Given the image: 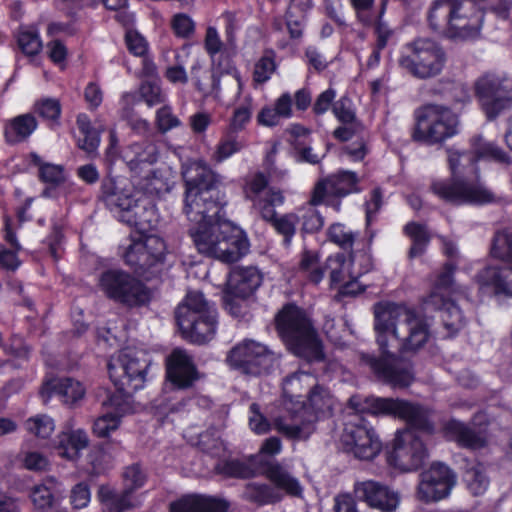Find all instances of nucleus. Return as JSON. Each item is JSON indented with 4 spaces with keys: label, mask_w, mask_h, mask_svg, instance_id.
Segmentation results:
<instances>
[{
    "label": "nucleus",
    "mask_w": 512,
    "mask_h": 512,
    "mask_svg": "<svg viewBox=\"0 0 512 512\" xmlns=\"http://www.w3.org/2000/svg\"><path fill=\"white\" fill-rule=\"evenodd\" d=\"M183 180V212L193 223L188 232L198 252L226 264L241 260L249 253L250 242L242 228L222 218L227 199L219 174L197 162L183 173Z\"/></svg>",
    "instance_id": "f257e3e1"
},
{
    "label": "nucleus",
    "mask_w": 512,
    "mask_h": 512,
    "mask_svg": "<svg viewBox=\"0 0 512 512\" xmlns=\"http://www.w3.org/2000/svg\"><path fill=\"white\" fill-rule=\"evenodd\" d=\"M401 306L395 302H378L374 305V331L380 356L361 354L375 378L392 388H407L415 380L414 365L389 351L390 339H397V321Z\"/></svg>",
    "instance_id": "f03ea898"
},
{
    "label": "nucleus",
    "mask_w": 512,
    "mask_h": 512,
    "mask_svg": "<svg viewBox=\"0 0 512 512\" xmlns=\"http://www.w3.org/2000/svg\"><path fill=\"white\" fill-rule=\"evenodd\" d=\"M275 329L286 349L308 363L325 361L323 342L306 311L293 302L283 305L275 316Z\"/></svg>",
    "instance_id": "7ed1b4c3"
},
{
    "label": "nucleus",
    "mask_w": 512,
    "mask_h": 512,
    "mask_svg": "<svg viewBox=\"0 0 512 512\" xmlns=\"http://www.w3.org/2000/svg\"><path fill=\"white\" fill-rule=\"evenodd\" d=\"M101 194L105 206L119 221L134 228L140 238L157 228L159 216L155 205L135 199L130 190L119 187L116 178L107 176L102 180Z\"/></svg>",
    "instance_id": "20e7f679"
},
{
    "label": "nucleus",
    "mask_w": 512,
    "mask_h": 512,
    "mask_svg": "<svg viewBox=\"0 0 512 512\" xmlns=\"http://www.w3.org/2000/svg\"><path fill=\"white\" fill-rule=\"evenodd\" d=\"M457 264L446 261L435 273L430 292L421 299L425 312H438L446 337H455L465 325V317L458 304L450 296L454 291Z\"/></svg>",
    "instance_id": "39448f33"
},
{
    "label": "nucleus",
    "mask_w": 512,
    "mask_h": 512,
    "mask_svg": "<svg viewBox=\"0 0 512 512\" xmlns=\"http://www.w3.org/2000/svg\"><path fill=\"white\" fill-rule=\"evenodd\" d=\"M214 470L218 475L236 479H250L259 474L267 478L275 488L291 497H301L303 493L297 478L277 461L266 459L261 455H250L247 461L223 459L216 463Z\"/></svg>",
    "instance_id": "423d86ee"
},
{
    "label": "nucleus",
    "mask_w": 512,
    "mask_h": 512,
    "mask_svg": "<svg viewBox=\"0 0 512 512\" xmlns=\"http://www.w3.org/2000/svg\"><path fill=\"white\" fill-rule=\"evenodd\" d=\"M175 320L183 339L192 344L203 345L215 337L218 313L202 292L192 291L178 305Z\"/></svg>",
    "instance_id": "0eeeda50"
},
{
    "label": "nucleus",
    "mask_w": 512,
    "mask_h": 512,
    "mask_svg": "<svg viewBox=\"0 0 512 512\" xmlns=\"http://www.w3.org/2000/svg\"><path fill=\"white\" fill-rule=\"evenodd\" d=\"M490 255L509 266H486L475 275V282L482 293L512 297V232L496 231Z\"/></svg>",
    "instance_id": "6e6552de"
},
{
    "label": "nucleus",
    "mask_w": 512,
    "mask_h": 512,
    "mask_svg": "<svg viewBox=\"0 0 512 512\" xmlns=\"http://www.w3.org/2000/svg\"><path fill=\"white\" fill-rule=\"evenodd\" d=\"M98 287L108 300L130 309L147 306L152 299L149 287L142 280L120 268L104 270Z\"/></svg>",
    "instance_id": "1a4fd4ad"
},
{
    "label": "nucleus",
    "mask_w": 512,
    "mask_h": 512,
    "mask_svg": "<svg viewBox=\"0 0 512 512\" xmlns=\"http://www.w3.org/2000/svg\"><path fill=\"white\" fill-rule=\"evenodd\" d=\"M323 388L311 373L297 370L288 374L282 381V395L286 410H302L306 421L317 422L322 412Z\"/></svg>",
    "instance_id": "9d476101"
},
{
    "label": "nucleus",
    "mask_w": 512,
    "mask_h": 512,
    "mask_svg": "<svg viewBox=\"0 0 512 512\" xmlns=\"http://www.w3.org/2000/svg\"><path fill=\"white\" fill-rule=\"evenodd\" d=\"M446 60V52L439 43L429 38H417L402 47L398 63L413 77L429 79L442 72Z\"/></svg>",
    "instance_id": "9b49d317"
},
{
    "label": "nucleus",
    "mask_w": 512,
    "mask_h": 512,
    "mask_svg": "<svg viewBox=\"0 0 512 512\" xmlns=\"http://www.w3.org/2000/svg\"><path fill=\"white\" fill-rule=\"evenodd\" d=\"M458 120L448 109L429 105L416 111L411 138L414 142L432 146L455 136Z\"/></svg>",
    "instance_id": "f8f14e48"
},
{
    "label": "nucleus",
    "mask_w": 512,
    "mask_h": 512,
    "mask_svg": "<svg viewBox=\"0 0 512 512\" xmlns=\"http://www.w3.org/2000/svg\"><path fill=\"white\" fill-rule=\"evenodd\" d=\"M151 364L152 361L146 353L125 347L110 357L107 370L113 385L125 386L129 391H139L146 386Z\"/></svg>",
    "instance_id": "ddd939ff"
},
{
    "label": "nucleus",
    "mask_w": 512,
    "mask_h": 512,
    "mask_svg": "<svg viewBox=\"0 0 512 512\" xmlns=\"http://www.w3.org/2000/svg\"><path fill=\"white\" fill-rule=\"evenodd\" d=\"M474 95L487 120L497 119L512 109V77L485 72L474 82Z\"/></svg>",
    "instance_id": "4468645a"
},
{
    "label": "nucleus",
    "mask_w": 512,
    "mask_h": 512,
    "mask_svg": "<svg viewBox=\"0 0 512 512\" xmlns=\"http://www.w3.org/2000/svg\"><path fill=\"white\" fill-rule=\"evenodd\" d=\"M167 247L165 241L156 235L132 239L126 248L123 259L135 273L147 280L157 278L165 267Z\"/></svg>",
    "instance_id": "2eb2a0df"
},
{
    "label": "nucleus",
    "mask_w": 512,
    "mask_h": 512,
    "mask_svg": "<svg viewBox=\"0 0 512 512\" xmlns=\"http://www.w3.org/2000/svg\"><path fill=\"white\" fill-rule=\"evenodd\" d=\"M429 191L443 203L456 207L495 202V195L490 190L453 175L450 178L433 179Z\"/></svg>",
    "instance_id": "dca6fc26"
},
{
    "label": "nucleus",
    "mask_w": 512,
    "mask_h": 512,
    "mask_svg": "<svg viewBox=\"0 0 512 512\" xmlns=\"http://www.w3.org/2000/svg\"><path fill=\"white\" fill-rule=\"evenodd\" d=\"M340 441L344 451L359 460H373L382 449L374 427L358 413L344 423Z\"/></svg>",
    "instance_id": "f3484780"
},
{
    "label": "nucleus",
    "mask_w": 512,
    "mask_h": 512,
    "mask_svg": "<svg viewBox=\"0 0 512 512\" xmlns=\"http://www.w3.org/2000/svg\"><path fill=\"white\" fill-rule=\"evenodd\" d=\"M389 466L401 472H414L424 467L429 451L424 441L409 430H397L392 449L387 452Z\"/></svg>",
    "instance_id": "a211bd4d"
},
{
    "label": "nucleus",
    "mask_w": 512,
    "mask_h": 512,
    "mask_svg": "<svg viewBox=\"0 0 512 512\" xmlns=\"http://www.w3.org/2000/svg\"><path fill=\"white\" fill-rule=\"evenodd\" d=\"M275 360V353L266 345L250 339L238 343L227 354V362L233 369L252 376L269 374Z\"/></svg>",
    "instance_id": "6ab92c4d"
},
{
    "label": "nucleus",
    "mask_w": 512,
    "mask_h": 512,
    "mask_svg": "<svg viewBox=\"0 0 512 512\" xmlns=\"http://www.w3.org/2000/svg\"><path fill=\"white\" fill-rule=\"evenodd\" d=\"M456 482L457 475L449 465L434 461L420 474L417 497L424 503L438 502L450 495Z\"/></svg>",
    "instance_id": "aec40b11"
},
{
    "label": "nucleus",
    "mask_w": 512,
    "mask_h": 512,
    "mask_svg": "<svg viewBox=\"0 0 512 512\" xmlns=\"http://www.w3.org/2000/svg\"><path fill=\"white\" fill-rule=\"evenodd\" d=\"M348 197L363 191L360 176L352 170L338 169L327 176L321 177L315 183L309 198L310 206H320L327 196Z\"/></svg>",
    "instance_id": "412c9836"
},
{
    "label": "nucleus",
    "mask_w": 512,
    "mask_h": 512,
    "mask_svg": "<svg viewBox=\"0 0 512 512\" xmlns=\"http://www.w3.org/2000/svg\"><path fill=\"white\" fill-rule=\"evenodd\" d=\"M204 377L186 350L176 348L167 356L165 378L175 390H188Z\"/></svg>",
    "instance_id": "4be33fe9"
},
{
    "label": "nucleus",
    "mask_w": 512,
    "mask_h": 512,
    "mask_svg": "<svg viewBox=\"0 0 512 512\" xmlns=\"http://www.w3.org/2000/svg\"><path fill=\"white\" fill-rule=\"evenodd\" d=\"M484 19V12L471 5L467 6L460 1L458 12L453 15L442 38L449 40L474 39L480 34Z\"/></svg>",
    "instance_id": "5701e85b"
},
{
    "label": "nucleus",
    "mask_w": 512,
    "mask_h": 512,
    "mask_svg": "<svg viewBox=\"0 0 512 512\" xmlns=\"http://www.w3.org/2000/svg\"><path fill=\"white\" fill-rule=\"evenodd\" d=\"M354 491L359 500L380 512H394L400 504L398 492L375 480L356 483Z\"/></svg>",
    "instance_id": "b1692460"
},
{
    "label": "nucleus",
    "mask_w": 512,
    "mask_h": 512,
    "mask_svg": "<svg viewBox=\"0 0 512 512\" xmlns=\"http://www.w3.org/2000/svg\"><path fill=\"white\" fill-rule=\"evenodd\" d=\"M269 187V177L262 171L255 172L246 179L243 186L244 198L250 201L259 213L271 206H280L284 203V196L280 190Z\"/></svg>",
    "instance_id": "393cba45"
},
{
    "label": "nucleus",
    "mask_w": 512,
    "mask_h": 512,
    "mask_svg": "<svg viewBox=\"0 0 512 512\" xmlns=\"http://www.w3.org/2000/svg\"><path fill=\"white\" fill-rule=\"evenodd\" d=\"M405 400L377 396H369L362 400L359 396H352L348 401V406L360 415L367 413L400 420Z\"/></svg>",
    "instance_id": "a878e982"
},
{
    "label": "nucleus",
    "mask_w": 512,
    "mask_h": 512,
    "mask_svg": "<svg viewBox=\"0 0 512 512\" xmlns=\"http://www.w3.org/2000/svg\"><path fill=\"white\" fill-rule=\"evenodd\" d=\"M230 503L224 498L190 493L169 504V512H228Z\"/></svg>",
    "instance_id": "bb28decb"
},
{
    "label": "nucleus",
    "mask_w": 512,
    "mask_h": 512,
    "mask_svg": "<svg viewBox=\"0 0 512 512\" xmlns=\"http://www.w3.org/2000/svg\"><path fill=\"white\" fill-rule=\"evenodd\" d=\"M86 389L84 385L71 377L53 378L46 380L40 389L42 398L50 399L58 396L61 402L73 406L84 398Z\"/></svg>",
    "instance_id": "cd10ccee"
},
{
    "label": "nucleus",
    "mask_w": 512,
    "mask_h": 512,
    "mask_svg": "<svg viewBox=\"0 0 512 512\" xmlns=\"http://www.w3.org/2000/svg\"><path fill=\"white\" fill-rule=\"evenodd\" d=\"M434 409L419 402L405 400L400 420L404 421L406 428L416 434L421 432L427 436L436 433V424L432 420Z\"/></svg>",
    "instance_id": "c85d7f7f"
},
{
    "label": "nucleus",
    "mask_w": 512,
    "mask_h": 512,
    "mask_svg": "<svg viewBox=\"0 0 512 512\" xmlns=\"http://www.w3.org/2000/svg\"><path fill=\"white\" fill-rule=\"evenodd\" d=\"M263 283V273L255 266H235L229 273L226 288L250 298Z\"/></svg>",
    "instance_id": "c756f323"
},
{
    "label": "nucleus",
    "mask_w": 512,
    "mask_h": 512,
    "mask_svg": "<svg viewBox=\"0 0 512 512\" xmlns=\"http://www.w3.org/2000/svg\"><path fill=\"white\" fill-rule=\"evenodd\" d=\"M461 0H433L426 14L429 29L443 37L453 15L458 12Z\"/></svg>",
    "instance_id": "7c9ffc66"
},
{
    "label": "nucleus",
    "mask_w": 512,
    "mask_h": 512,
    "mask_svg": "<svg viewBox=\"0 0 512 512\" xmlns=\"http://www.w3.org/2000/svg\"><path fill=\"white\" fill-rule=\"evenodd\" d=\"M204 49L212 64L222 73H229L233 68L232 49L223 44L215 27L209 26L204 39Z\"/></svg>",
    "instance_id": "2f4dec72"
},
{
    "label": "nucleus",
    "mask_w": 512,
    "mask_h": 512,
    "mask_svg": "<svg viewBox=\"0 0 512 512\" xmlns=\"http://www.w3.org/2000/svg\"><path fill=\"white\" fill-rule=\"evenodd\" d=\"M38 121L31 113L17 115L4 122L3 137L8 145L26 141L37 130Z\"/></svg>",
    "instance_id": "473e14b6"
},
{
    "label": "nucleus",
    "mask_w": 512,
    "mask_h": 512,
    "mask_svg": "<svg viewBox=\"0 0 512 512\" xmlns=\"http://www.w3.org/2000/svg\"><path fill=\"white\" fill-rule=\"evenodd\" d=\"M446 439L455 441L460 447L480 449L485 447L486 440L475 430L457 419H449L442 427Z\"/></svg>",
    "instance_id": "72a5a7b5"
},
{
    "label": "nucleus",
    "mask_w": 512,
    "mask_h": 512,
    "mask_svg": "<svg viewBox=\"0 0 512 512\" xmlns=\"http://www.w3.org/2000/svg\"><path fill=\"white\" fill-rule=\"evenodd\" d=\"M89 442L88 434L83 429L70 430L58 436L56 450L60 457L76 462L80 459L82 451L89 446Z\"/></svg>",
    "instance_id": "f704fd0d"
},
{
    "label": "nucleus",
    "mask_w": 512,
    "mask_h": 512,
    "mask_svg": "<svg viewBox=\"0 0 512 512\" xmlns=\"http://www.w3.org/2000/svg\"><path fill=\"white\" fill-rule=\"evenodd\" d=\"M293 98L289 92L282 93L274 102V105L264 106L257 115V122L266 127H274L281 119H289L293 116Z\"/></svg>",
    "instance_id": "c9c22d12"
},
{
    "label": "nucleus",
    "mask_w": 512,
    "mask_h": 512,
    "mask_svg": "<svg viewBox=\"0 0 512 512\" xmlns=\"http://www.w3.org/2000/svg\"><path fill=\"white\" fill-rule=\"evenodd\" d=\"M61 483L52 476L46 477L35 485L30 492V499L39 511H48L58 502Z\"/></svg>",
    "instance_id": "e433bc0d"
},
{
    "label": "nucleus",
    "mask_w": 512,
    "mask_h": 512,
    "mask_svg": "<svg viewBox=\"0 0 512 512\" xmlns=\"http://www.w3.org/2000/svg\"><path fill=\"white\" fill-rule=\"evenodd\" d=\"M470 148L472 150L471 164L480 160L491 161L499 164H510L511 157L498 145L487 142L482 135H474L470 139Z\"/></svg>",
    "instance_id": "4c0bfd02"
},
{
    "label": "nucleus",
    "mask_w": 512,
    "mask_h": 512,
    "mask_svg": "<svg viewBox=\"0 0 512 512\" xmlns=\"http://www.w3.org/2000/svg\"><path fill=\"white\" fill-rule=\"evenodd\" d=\"M27 159L30 166L38 168V179L40 182L52 188L58 187L65 182V171L62 165L45 162L34 151L27 155Z\"/></svg>",
    "instance_id": "58836bf2"
},
{
    "label": "nucleus",
    "mask_w": 512,
    "mask_h": 512,
    "mask_svg": "<svg viewBox=\"0 0 512 512\" xmlns=\"http://www.w3.org/2000/svg\"><path fill=\"white\" fill-rule=\"evenodd\" d=\"M260 215L263 220L272 224L278 234L283 236L285 245L291 243L296 234V226L299 224V217L296 213H287L278 217L275 206H271L264 209Z\"/></svg>",
    "instance_id": "ea45409f"
},
{
    "label": "nucleus",
    "mask_w": 512,
    "mask_h": 512,
    "mask_svg": "<svg viewBox=\"0 0 512 512\" xmlns=\"http://www.w3.org/2000/svg\"><path fill=\"white\" fill-rule=\"evenodd\" d=\"M15 39L19 50L27 57H35L42 51L43 42L35 25H20Z\"/></svg>",
    "instance_id": "a19ab883"
},
{
    "label": "nucleus",
    "mask_w": 512,
    "mask_h": 512,
    "mask_svg": "<svg viewBox=\"0 0 512 512\" xmlns=\"http://www.w3.org/2000/svg\"><path fill=\"white\" fill-rule=\"evenodd\" d=\"M403 233L411 239V246L408 251V257L414 259L422 256L430 243L431 237L427 226L415 221L408 222L403 227Z\"/></svg>",
    "instance_id": "79ce46f5"
},
{
    "label": "nucleus",
    "mask_w": 512,
    "mask_h": 512,
    "mask_svg": "<svg viewBox=\"0 0 512 512\" xmlns=\"http://www.w3.org/2000/svg\"><path fill=\"white\" fill-rule=\"evenodd\" d=\"M77 128L82 135L77 141L79 149L87 154H94L100 145V133L93 126L90 117L86 113H79L76 118Z\"/></svg>",
    "instance_id": "37998d69"
},
{
    "label": "nucleus",
    "mask_w": 512,
    "mask_h": 512,
    "mask_svg": "<svg viewBox=\"0 0 512 512\" xmlns=\"http://www.w3.org/2000/svg\"><path fill=\"white\" fill-rule=\"evenodd\" d=\"M467 490L473 496L483 495L490 484L485 466L480 462L468 464L462 475Z\"/></svg>",
    "instance_id": "c03bdc74"
},
{
    "label": "nucleus",
    "mask_w": 512,
    "mask_h": 512,
    "mask_svg": "<svg viewBox=\"0 0 512 512\" xmlns=\"http://www.w3.org/2000/svg\"><path fill=\"white\" fill-rule=\"evenodd\" d=\"M246 500L259 506L276 504L282 496L272 486L265 483H248L245 488Z\"/></svg>",
    "instance_id": "a18cd8bd"
},
{
    "label": "nucleus",
    "mask_w": 512,
    "mask_h": 512,
    "mask_svg": "<svg viewBox=\"0 0 512 512\" xmlns=\"http://www.w3.org/2000/svg\"><path fill=\"white\" fill-rule=\"evenodd\" d=\"M115 391L107 395L103 401V406L113 409V414L123 415L129 413L132 409L133 395L136 391H129L125 386L114 385Z\"/></svg>",
    "instance_id": "49530a36"
},
{
    "label": "nucleus",
    "mask_w": 512,
    "mask_h": 512,
    "mask_svg": "<svg viewBox=\"0 0 512 512\" xmlns=\"http://www.w3.org/2000/svg\"><path fill=\"white\" fill-rule=\"evenodd\" d=\"M293 420L292 424H286L282 421L278 420L276 422L277 430L284 434L286 437L290 439H299L302 437V434L309 429L314 428V424L316 422H308L306 421V413L299 409V411L294 410H286Z\"/></svg>",
    "instance_id": "de8ad7c7"
},
{
    "label": "nucleus",
    "mask_w": 512,
    "mask_h": 512,
    "mask_svg": "<svg viewBox=\"0 0 512 512\" xmlns=\"http://www.w3.org/2000/svg\"><path fill=\"white\" fill-rule=\"evenodd\" d=\"M243 148L244 144L238 139V136L224 131L211 156V160L216 164L223 163Z\"/></svg>",
    "instance_id": "09e8293b"
},
{
    "label": "nucleus",
    "mask_w": 512,
    "mask_h": 512,
    "mask_svg": "<svg viewBox=\"0 0 512 512\" xmlns=\"http://www.w3.org/2000/svg\"><path fill=\"white\" fill-rule=\"evenodd\" d=\"M326 236L329 242L339 246L343 251L351 253L357 233L348 229L345 224L336 222L328 227Z\"/></svg>",
    "instance_id": "8fccbe9b"
},
{
    "label": "nucleus",
    "mask_w": 512,
    "mask_h": 512,
    "mask_svg": "<svg viewBox=\"0 0 512 512\" xmlns=\"http://www.w3.org/2000/svg\"><path fill=\"white\" fill-rule=\"evenodd\" d=\"M34 111L49 123L50 128L60 126L62 106L58 99L44 98L37 101L34 105Z\"/></svg>",
    "instance_id": "3c124183"
},
{
    "label": "nucleus",
    "mask_w": 512,
    "mask_h": 512,
    "mask_svg": "<svg viewBox=\"0 0 512 512\" xmlns=\"http://www.w3.org/2000/svg\"><path fill=\"white\" fill-rule=\"evenodd\" d=\"M299 270L308 274V280L313 284H319L324 277V267L319 265V255L312 250H304L299 262Z\"/></svg>",
    "instance_id": "603ef678"
},
{
    "label": "nucleus",
    "mask_w": 512,
    "mask_h": 512,
    "mask_svg": "<svg viewBox=\"0 0 512 512\" xmlns=\"http://www.w3.org/2000/svg\"><path fill=\"white\" fill-rule=\"evenodd\" d=\"M386 5L387 1L382 0L380 9L377 12V18H375V22L370 26L373 27V34L375 36V43L373 46L382 50L388 46L390 39L394 36V30L388 25V23L382 20L386 11Z\"/></svg>",
    "instance_id": "864d4df0"
},
{
    "label": "nucleus",
    "mask_w": 512,
    "mask_h": 512,
    "mask_svg": "<svg viewBox=\"0 0 512 512\" xmlns=\"http://www.w3.org/2000/svg\"><path fill=\"white\" fill-rule=\"evenodd\" d=\"M347 266V256L343 252H338L327 258L324 270H329L331 288L343 284L347 274Z\"/></svg>",
    "instance_id": "5fc2aeb1"
},
{
    "label": "nucleus",
    "mask_w": 512,
    "mask_h": 512,
    "mask_svg": "<svg viewBox=\"0 0 512 512\" xmlns=\"http://www.w3.org/2000/svg\"><path fill=\"white\" fill-rule=\"evenodd\" d=\"M138 96L137 102L142 101L150 108L165 101V95L158 80L142 81L138 89Z\"/></svg>",
    "instance_id": "6e6d98bb"
},
{
    "label": "nucleus",
    "mask_w": 512,
    "mask_h": 512,
    "mask_svg": "<svg viewBox=\"0 0 512 512\" xmlns=\"http://www.w3.org/2000/svg\"><path fill=\"white\" fill-rule=\"evenodd\" d=\"M249 298L224 288L222 295V304L224 310L234 318H244L247 313L246 301Z\"/></svg>",
    "instance_id": "4d7b16f0"
},
{
    "label": "nucleus",
    "mask_w": 512,
    "mask_h": 512,
    "mask_svg": "<svg viewBox=\"0 0 512 512\" xmlns=\"http://www.w3.org/2000/svg\"><path fill=\"white\" fill-rule=\"evenodd\" d=\"M429 330L428 326L423 321H416L409 323V335L403 343V349L406 351H417L428 340Z\"/></svg>",
    "instance_id": "13d9d810"
},
{
    "label": "nucleus",
    "mask_w": 512,
    "mask_h": 512,
    "mask_svg": "<svg viewBox=\"0 0 512 512\" xmlns=\"http://www.w3.org/2000/svg\"><path fill=\"white\" fill-rule=\"evenodd\" d=\"M314 207L315 206H311L307 209H302L300 213L297 214L299 223L301 224L300 230L303 235L318 233L324 226L323 215Z\"/></svg>",
    "instance_id": "bf43d9fd"
},
{
    "label": "nucleus",
    "mask_w": 512,
    "mask_h": 512,
    "mask_svg": "<svg viewBox=\"0 0 512 512\" xmlns=\"http://www.w3.org/2000/svg\"><path fill=\"white\" fill-rule=\"evenodd\" d=\"M121 424L120 415L106 412L95 419L92 431L93 434L98 438H108L111 432L116 431Z\"/></svg>",
    "instance_id": "052dcab7"
},
{
    "label": "nucleus",
    "mask_w": 512,
    "mask_h": 512,
    "mask_svg": "<svg viewBox=\"0 0 512 512\" xmlns=\"http://www.w3.org/2000/svg\"><path fill=\"white\" fill-rule=\"evenodd\" d=\"M26 428L35 436L47 439L53 433L55 425L51 417L47 415H37L26 421Z\"/></svg>",
    "instance_id": "680f3d73"
},
{
    "label": "nucleus",
    "mask_w": 512,
    "mask_h": 512,
    "mask_svg": "<svg viewBox=\"0 0 512 512\" xmlns=\"http://www.w3.org/2000/svg\"><path fill=\"white\" fill-rule=\"evenodd\" d=\"M332 113L341 124L355 125L358 123L356 113L352 108V102L346 96L334 102Z\"/></svg>",
    "instance_id": "e2e57ef3"
},
{
    "label": "nucleus",
    "mask_w": 512,
    "mask_h": 512,
    "mask_svg": "<svg viewBox=\"0 0 512 512\" xmlns=\"http://www.w3.org/2000/svg\"><path fill=\"white\" fill-rule=\"evenodd\" d=\"M252 111L250 105H240L233 111V115L229 121L226 132L238 136L239 132L245 129L250 122Z\"/></svg>",
    "instance_id": "0e129e2a"
},
{
    "label": "nucleus",
    "mask_w": 512,
    "mask_h": 512,
    "mask_svg": "<svg viewBox=\"0 0 512 512\" xmlns=\"http://www.w3.org/2000/svg\"><path fill=\"white\" fill-rule=\"evenodd\" d=\"M374 2L375 0H350L357 20L364 27H370L377 18V13L373 10Z\"/></svg>",
    "instance_id": "69168bd1"
},
{
    "label": "nucleus",
    "mask_w": 512,
    "mask_h": 512,
    "mask_svg": "<svg viewBox=\"0 0 512 512\" xmlns=\"http://www.w3.org/2000/svg\"><path fill=\"white\" fill-rule=\"evenodd\" d=\"M171 27L174 34L183 39L190 38L195 32V22L185 13L175 14L171 20Z\"/></svg>",
    "instance_id": "338daca9"
},
{
    "label": "nucleus",
    "mask_w": 512,
    "mask_h": 512,
    "mask_svg": "<svg viewBox=\"0 0 512 512\" xmlns=\"http://www.w3.org/2000/svg\"><path fill=\"white\" fill-rule=\"evenodd\" d=\"M125 488L127 493H133L135 490L144 486L146 475L143 473L140 464L128 466L123 474Z\"/></svg>",
    "instance_id": "774afa93"
}]
</instances>
